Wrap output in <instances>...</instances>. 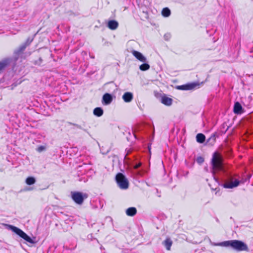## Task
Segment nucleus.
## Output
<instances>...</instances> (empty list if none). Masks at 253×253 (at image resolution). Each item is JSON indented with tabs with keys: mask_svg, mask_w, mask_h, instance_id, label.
Segmentation results:
<instances>
[{
	"mask_svg": "<svg viewBox=\"0 0 253 253\" xmlns=\"http://www.w3.org/2000/svg\"><path fill=\"white\" fill-rule=\"evenodd\" d=\"M204 162V159L202 157H199L197 158V162L200 164Z\"/></svg>",
	"mask_w": 253,
	"mask_h": 253,
	"instance_id": "23",
	"label": "nucleus"
},
{
	"mask_svg": "<svg viewBox=\"0 0 253 253\" xmlns=\"http://www.w3.org/2000/svg\"><path fill=\"white\" fill-rule=\"evenodd\" d=\"M55 226H58V224L56 223V224H55Z\"/></svg>",
	"mask_w": 253,
	"mask_h": 253,
	"instance_id": "29",
	"label": "nucleus"
},
{
	"mask_svg": "<svg viewBox=\"0 0 253 253\" xmlns=\"http://www.w3.org/2000/svg\"><path fill=\"white\" fill-rule=\"evenodd\" d=\"M44 149H45V147L44 146H41L37 148V151L39 152H41L43 151Z\"/></svg>",
	"mask_w": 253,
	"mask_h": 253,
	"instance_id": "24",
	"label": "nucleus"
},
{
	"mask_svg": "<svg viewBox=\"0 0 253 253\" xmlns=\"http://www.w3.org/2000/svg\"><path fill=\"white\" fill-rule=\"evenodd\" d=\"M113 98L112 95L108 93L104 94L102 97V103L105 105H108L112 101Z\"/></svg>",
	"mask_w": 253,
	"mask_h": 253,
	"instance_id": "8",
	"label": "nucleus"
},
{
	"mask_svg": "<svg viewBox=\"0 0 253 253\" xmlns=\"http://www.w3.org/2000/svg\"><path fill=\"white\" fill-rule=\"evenodd\" d=\"M136 211L134 207L129 208L126 210V214L128 216H133L136 214Z\"/></svg>",
	"mask_w": 253,
	"mask_h": 253,
	"instance_id": "13",
	"label": "nucleus"
},
{
	"mask_svg": "<svg viewBox=\"0 0 253 253\" xmlns=\"http://www.w3.org/2000/svg\"><path fill=\"white\" fill-rule=\"evenodd\" d=\"M116 180L119 187L122 189H126L128 187V181L126 176L122 173H118Z\"/></svg>",
	"mask_w": 253,
	"mask_h": 253,
	"instance_id": "4",
	"label": "nucleus"
},
{
	"mask_svg": "<svg viewBox=\"0 0 253 253\" xmlns=\"http://www.w3.org/2000/svg\"><path fill=\"white\" fill-rule=\"evenodd\" d=\"M36 182V179L33 177H28L26 180L27 184L31 185L34 184Z\"/></svg>",
	"mask_w": 253,
	"mask_h": 253,
	"instance_id": "18",
	"label": "nucleus"
},
{
	"mask_svg": "<svg viewBox=\"0 0 253 253\" xmlns=\"http://www.w3.org/2000/svg\"><path fill=\"white\" fill-rule=\"evenodd\" d=\"M118 22L113 20L109 21L107 24L108 27L112 30H116L118 27Z\"/></svg>",
	"mask_w": 253,
	"mask_h": 253,
	"instance_id": "10",
	"label": "nucleus"
},
{
	"mask_svg": "<svg viewBox=\"0 0 253 253\" xmlns=\"http://www.w3.org/2000/svg\"><path fill=\"white\" fill-rule=\"evenodd\" d=\"M32 40H33V39H28V40L27 41V43L28 44H30L32 42Z\"/></svg>",
	"mask_w": 253,
	"mask_h": 253,
	"instance_id": "27",
	"label": "nucleus"
},
{
	"mask_svg": "<svg viewBox=\"0 0 253 253\" xmlns=\"http://www.w3.org/2000/svg\"><path fill=\"white\" fill-rule=\"evenodd\" d=\"M239 181L236 179L233 181H227L223 184V187L225 188H233L238 186Z\"/></svg>",
	"mask_w": 253,
	"mask_h": 253,
	"instance_id": "7",
	"label": "nucleus"
},
{
	"mask_svg": "<svg viewBox=\"0 0 253 253\" xmlns=\"http://www.w3.org/2000/svg\"><path fill=\"white\" fill-rule=\"evenodd\" d=\"M172 243V241L169 238H167L163 242L164 245L168 251L170 250Z\"/></svg>",
	"mask_w": 253,
	"mask_h": 253,
	"instance_id": "14",
	"label": "nucleus"
},
{
	"mask_svg": "<svg viewBox=\"0 0 253 253\" xmlns=\"http://www.w3.org/2000/svg\"><path fill=\"white\" fill-rule=\"evenodd\" d=\"M150 68V65L148 64L145 62L144 63L141 64L139 66V69L141 71H146L149 69Z\"/></svg>",
	"mask_w": 253,
	"mask_h": 253,
	"instance_id": "19",
	"label": "nucleus"
},
{
	"mask_svg": "<svg viewBox=\"0 0 253 253\" xmlns=\"http://www.w3.org/2000/svg\"><path fill=\"white\" fill-rule=\"evenodd\" d=\"M196 140L198 142L202 143L205 140V136L202 133H198L196 136Z\"/></svg>",
	"mask_w": 253,
	"mask_h": 253,
	"instance_id": "17",
	"label": "nucleus"
},
{
	"mask_svg": "<svg viewBox=\"0 0 253 253\" xmlns=\"http://www.w3.org/2000/svg\"><path fill=\"white\" fill-rule=\"evenodd\" d=\"M103 110L100 107L95 108L93 110V114L95 116L100 117L103 115Z\"/></svg>",
	"mask_w": 253,
	"mask_h": 253,
	"instance_id": "15",
	"label": "nucleus"
},
{
	"mask_svg": "<svg viewBox=\"0 0 253 253\" xmlns=\"http://www.w3.org/2000/svg\"><path fill=\"white\" fill-rule=\"evenodd\" d=\"M162 13L164 17H168L170 14V11L168 8H164L162 10Z\"/></svg>",
	"mask_w": 253,
	"mask_h": 253,
	"instance_id": "20",
	"label": "nucleus"
},
{
	"mask_svg": "<svg viewBox=\"0 0 253 253\" xmlns=\"http://www.w3.org/2000/svg\"><path fill=\"white\" fill-rule=\"evenodd\" d=\"M141 165V163H138V164H136L135 165L134 167H133V168L134 169H138V168H139Z\"/></svg>",
	"mask_w": 253,
	"mask_h": 253,
	"instance_id": "25",
	"label": "nucleus"
},
{
	"mask_svg": "<svg viewBox=\"0 0 253 253\" xmlns=\"http://www.w3.org/2000/svg\"><path fill=\"white\" fill-rule=\"evenodd\" d=\"M242 107L241 104L237 102L235 103L234 106V112L235 114H239L242 113Z\"/></svg>",
	"mask_w": 253,
	"mask_h": 253,
	"instance_id": "12",
	"label": "nucleus"
},
{
	"mask_svg": "<svg viewBox=\"0 0 253 253\" xmlns=\"http://www.w3.org/2000/svg\"><path fill=\"white\" fill-rule=\"evenodd\" d=\"M61 225L62 226L64 231H66L68 230L69 226L67 222H63V224H61Z\"/></svg>",
	"mask_w": 253,
	"mask_h": 253,
	"instance_id": "22",
	"label": "nucleus"
},
{
	"mask_svg": "<svg viewBox=\"0 0 253 253\" xmlns=\"http://www.w3.org/2000/svg\"><path fill=\"white\" fill-rule=\"evenodd\" d=\"M8 63V61L7 60H3L1 62H0V73L7 66Z\"/></svg>",
	"mask_w": 253,
	"mask_h": 253,
	"instance_id": "21",
	"label": "nucleus"
},
{
	"mask_svg": "<svg viewBox=\"0 0 253 253\" xmlns=\"http://www.w3.org/2000/svg\"><path fill=\"white\" fill-rule=\"evenodd\" d=\"M195 86L194 84H188L179 86L178 88L182 90H190L193 88Z\"/></svg>",
	"mask_w": 253,
	"mask_h": 253,
	"instance_id": "16",
	"label": "nucleus"
},
{
	"mask_svg": "<svg viewBox=\"0 0 253 253\" xmlns=\"http://www.w3.org/2000/svg\"><path fill=\"white\" fill-rule=\"evenodd\" d=\"M216 246L231 247L233 249L238 251H248V246L243 242L239 240H230L224 241L215 244Z\"/></svg>",
	"mask_w": 253,
	"mask_h": 253,
	"instance_id": "1",
	"label": "nucleus"
},
{
	"mask_svg": "<svg viewBox=\"0 0 253 253\" xmlns=\"http://www.w3.org/2000/svg\"><path fill=\"white\" fill-rule=\"evenodd\" d=\"M161 102L167 106H170L172 103V99L166 96H163L161 97Z\"/></svg>",
	"mask_w": 253,
	"mask_h": 253,
	"instance_id": "11",
	"label": "nucleus"
},
{
	"mask_svg": "<svg viewBox=\"0 0 253 253\" xmlns=\"http://www.w3.org/2000/svg\"><path fill=\"white\" fill-rule=\"evenodd\" d=\"M170 36L169 34H167L165 35V36H164L165 39L166 40H168L170 38Z\"/></svg>",
	"mask_w": 253,
	"mask_h": 253,
	"instance_id": "26",
	"label": "nucleus"
},
{
	"mask_svg": "<svg viewBox=\"0 0 253 253\" xmlns=\"http://www.w3.org/2000/svg\"><path fill=\"white\" fill-rule=\"evenodd\" d=\"M132 55L139 61L145 63L147 62L146 58L140 52L136 50L132 51Z\"/></svg>",
	"mask_w": 253,
	"mask_h": 253,
	"instance_id": "6",
	"label": "nucleus"
},
{
	"mask_svg": "<svg viewBox=\"0 0 253 253\" xmlns=\"http://www.w3.org/2000/svg\"><path fill=\"white\" fill-rule=\"evenodd\" d=\"M71 195L73 200L78 204H82L84 200L87 198V195L86 194H83L79 192H72Z\"/></svg>",
	"mask_w": 253,
	"mask_h": 253,
	"instance_id": "5",
	"label": "nucleus"
},
{
	"mask_svg": "<svg viewBox=\"0 0 253 253\" xmlns=\"http://www.w3.org/2000/svg\"><path fill=\"white\" fill-rule=\"evenodd\" d=\"M26 47V45H23L21 47V51H22Z\"/></svg>",
	"mask_w": 253,
	"mask_h": 253,
	"instance_id": "28",
	"label": "nucleus"
},
{
	"mask_svg": "<svg viewBox=\"0 0 253 253\" xmlns=\"http://www.w3.org/2000/svg\"><path fill=\"white\" fill-rule=\"evenodd\" d=\"M212 173L213 179L216 182H218L217 179L215 178V173L218 170L222 169V162L221 156L217 153H214L212 156L211 160Z\"/></svg>",
	"mask_w": 253,
	"mask_h": 253,
	"instance_id": "2",
	"label": "nucleus"
},
{
	"mask_svg": "<svg viewBox=\"0 0 253 253\" xmlns=\"http://www.w3.org/2000/svg\"><path fill=\"white\" fill-rule=\"evenodd\" d=\"M122 98L126 102H130L133 98V94L130 92H125L122 96Z\"/></svg>",
	"mask_w": 253,
	"mask_h": 253,
	"instance_id": "9",
	"label": "nucleus"
},
{
	"mask_svg": "<svg viewBox=\"0 0 253 253\" xmlns=\"http://www.w3.org/2000/svg\"><path fill=\"white\" fill-rule=\"evenodd\" d=\"M5 226L7 227L8 229L12 230L13 232H14L16 234L18 235L20 237L24 239L27 242L30 244H34L35 243V241L34 240L35 238H32L30 236H29L27 234H26L24 231H23L21 229L16 227L15 226L4 224Z\"/></svg>",
	"mask_w": 253,
	"mask_h": 253,
	"instance_id": "3",
	"label": "nucleus"
}]
</instances>
